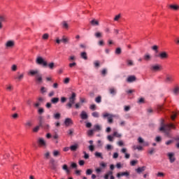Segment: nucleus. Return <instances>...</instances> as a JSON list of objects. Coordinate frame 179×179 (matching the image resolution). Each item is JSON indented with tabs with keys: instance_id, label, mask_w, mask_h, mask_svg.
<instances>
[{
	"instance_id": "obj_12",
	"label": "nucleus",
	"mask_w": 179,
	"mask_h": 179,
	"mask_svg": "<svg viewBox=\"0 0 179 179\" xmlns=\"http://www.w3.org/2000/svg\"><path fill=\"white\" fill-rule=\"evenodd\" d=\"M168 157L171 163H174L176 162V157H174V153L173 152L168 153Z\"/></svg>"
},
{
	"instance_id": "obj_33",
	"label": "nucleus",
	"mask_w": 179,
	"mask_h": 179,
	"mask_svg": "<svg viewBox=\"0 0 179 179\" xmlns=\"http://www.w3.org/2000/svg\"><path fill=\"white\" fill-rule=\"evenodd\" d=\"M94 36L96 38H100L103 37V34L100 31H97L94 34Z\"/></svg>"
},
{
	"instance_id": "obj_15",
	"label": "nucleus",
	"mask_w": 179,
	"mask_h": 179,
	"mask_svg": "<svg viewBox=\"0 0 179 179\" xmlns=\"http://www.w3.org/2000/svg\"><path fill=\"white\" fill-rule=\"evenodd\" d=\"M50 164L52 170H55L57 169V165H55V160L54 159L50 160Z\"/></svg>"
},
{
	"instance_id": "obj_60",
	"label": "nucleus",
	"mask_w": 179,
	"mask_h": 179,
	"mask_svg": "<svg viewBox=\"0 0 179 179\" xmlns=\"http://www.w3.org/2000/svg\"><path fill=\"white\" fill-rule=\"evenodd\" d=\"M68 135H73V129H70L68 131Z\"/></svg>"
},
{
	"instance_id": "obj_8",
	"label": "nucleus",
	"mask_w": 179,
	"mask_h": 179,
	"mask_svg": "<svg viewBox=\"0 0 179 179\" xmlns=\"http://www.w3.org/2000/svg\"><path fill=\"white\" fill-rule=\"evenodd\" d=\"M162 69V66L160 64H155V65H151L150 66V70L153 72H157Z\"/></svg>"
},
{
	"instance_id": "obj_50",
	"label": "nucleus",
	"mask_w": 179,
	"mask_h": 179,
	"mask_svg": "<svg viewBox=\"0 0 179 179\" xmlns=\"http://www.w3.org/2000/svg\"><path fill=\"white\" fill-rule=\"evenodd\" d=\"M120 17H121V14H118L117 15H116V16L115 17L114 20H115V22H118V20H120Z\"/></svg>"
},
{
	"instance_id": "obj_30",
	"label": "nucleus",
	"mask_w": 179,
	"mask_h": 179,
	"mask_svg": "<svg viewBox=\"0 0 179 179\" xmlns=\"http://www.w3.org/2000/svg\"><path fill=\"white\" fill-rule=\"evenodd\" d=\"M173 94H175L176 96H178V94H179V87H176L173 90Z\"/></svg>"
},
{
	"instance_id": "obj_41",
	"label": "nucleus",
	"mask_w": 179,
	"mask_h": 179,
	"mask_svg": "<svg viewBox=\"0 0 179 179\" xmlns=\"http://www.w3.org/2000/svg\"><path fill=\"white\" fill-rule=\"evenodd\" d=\"M38 120H39V123L38 124L40 125V127H43V116H39L38 117Z\"/></svg>"
},
{
	"instance_id": "obj_42",
	"label": "nucleus",
	"mask_w": 179,
	"mask_h": 179,
	"mask_svg": "<svg viewBox=\"0 0 179 179\" xmlns=\"http://www.w3.org/2000/svg\"><path fill=\"white\" fill-rule=\"evenodd\" d=\"M151 57L150 56L149 54H147L144 56V59L145 61H150Z\"/></svg>"
},
{
	"instance_id": "obj_3",
	"label": "nucleus",
	"mask_w": 179,
	"mask_h": 179,
	"mask_svg": "<svg viewBox=\"0 0 179 179\" xmlns=\"http://www.w3.org/2000/svg\"><path fill=\"white\" fill-rule=\"evenodd\" d=\"M36 64H38V65H43V66H47V65H48L47 62L41 57H38L36 58Z\"/></svg>"
},
{
	"instance_id": "obj_34",
	"label": "nucleus",
	"mask_w": 179,
	"mask_h": 179,
	"mask_svg": "<svg viewBox=\"0 0 179 179\" xmlns=\"http://www.w3.org/2000/svg\"><path fill=\"white\" fill-rule=\"evenodd\" d=\"M174 141H176V142H177V143L176 144L177 149H179V136L175 137Z\"/></svg>"
},
{
	"instance_id": "obj_64",
	"label": "nucleus",
	"mask_w": 179,
	"mask_h": 179,
	"mask_svg": "<svg viewBox=\"0 0 179 179\" xmlns=\"http://www.w3.org/2000/svg\"><path fill=\"white\" fill-rule=\"evenodd\" d=\"M48 66H49L50 69H54V62L49 64Z\"/></svg>"
},
{
	"instance_id": "obj_13",
	"label": "nucleus",
	"mask_w": 179,
	"mask_h": 179,
	"mask_svg": "<svg viewBox=\"0 0 179 179\" xmlns=\"http://www.w3.org/2000/svg\"><path fill=\"white\" fill-rule=\"evenodd\" d=\"M39 74L40 72L38 71V70H30L28 73V75H31V76H34V75L37 76Z\"/></svg>"
},
{
	"instance_id": "obj_22",
	"label": "nucleus",
	"mask_w": 179,
	"mask_h": 179,
	"mask_svg": "<svg viewBox=\"0 0 179 179\" xmlns=\"http://www.w3.org/2000/svg\"><path fill=\"white\" fill-rule=\"evenodd\" d=\"M41 128H43L45 131H49L50 127V124H48L47 123H44L42 124V126H41Z\"/></svg>"
},
{
	"instance_id": "obj_16",
	"label": "nucleus",
	"mask_w": 179,
	"mask_h": 179,
	"mask_svg": "<svg viewBox=\"0 0 179 179\" xmlns=\"http://www.w3.org/2000/svg\"><path fill=\"white\" fill-rule=\"evenodd\" d=\"M136 80V77H135V76H130L127 79V82H128V83H132V82H135Z\"/></svg>"
},
{
	"instance_id": "obj_17",
	"label": "nucleus",
	"mask_w": 179,
	"mask_h": 179,
	"mask_svg": "<svg viewBox=\"0 0 179 179\" xmlns=\"http://www.w3.org/2000/svg\"><path fill=\"white\" fill-rule=\"evenodd\" d=\"M80 118L83 120H87V118H89V115H87V113L85 110H83L80 113Z\"/></svg>"
},
{
	"instance_id": "obj_32",
	"label": "nucleus",
	"mask_w": 179,
	"mask_h": 179,
	"mask_svg": "<svg viewBox=\"0 0 179 179\" xmlns=\"http://www.w3.org/2000/svg\"><path fill=\"white\" fill-rule=\"evenodd\" d=\"M87 134L88 136H93V135L94 134V130L93 129L88 130Z\"/></svg>"
},
{
	"instance_id": "obj_4",
	"label": "nucleus",
	"mask_w": 179,
	"mask_h": 179,
	"mask_svg": "<svg viewBox=\"0 0 179 179\" xmlns=\"http://www.w3.org/2000/svg\"><path fill=\"white\" fill-rule=\"evenodd\" d=\"M15 41L13 40H9V41H7L5 43V47L6 48H13V47H15Z\"/></svg>"
},
{
	"instance_id": "obj_62",
	"label": "nucleus",
	"mask_w": 179,
	"mask_h": 179,
	"mask_svg": "<svg viewBox=\"0 0 179 179\" xmlns=\"http://www.w3.org/2000/svg\"><path fill=\"white\" fill-rule=\"evenodd\" d=\"M32 124H31V122L30 121H27L26 123H25V127H31Z\"/></svg>"
},
{
	"instance_id": "obj_23",
	"label": "nucleus",
	"mask_w": 179,
	"mask_h": 179,
	"mask_svg": "<svg viewBox=\"0 0 179 179\" xmlns=\"http://www.w3.org/2000/svg\"><path fill=\"white\" fill-rule=\"evenodd\" d=\"M169 8L171 9H173V10H178L179 6L178 5H176V4H171V5H169Z\"/></svg>"
},
{
	"instance_id": "obj_20",
	"label": "nucleus",
	"mask_w": 179,
	"mask_h": 179,
	"mask_svg": "<svg viewBox=\"0 0 179 179\" xmlns=\"http://www.w3.org/2000/svg\"><path fill=\"white\" fill-rule=\"evenodd\" d=\"M36 80H37L38 83H41V82H43V76L41 75V73L36 76Z\"/></svg>"
},
{
	"instance_id": "obj_2",
	"label": "nucleus",
	"mask_w": 179,
	"mask_h": 179,
	"mask_svg": "<svg viewBox=\"0 0 179 179\" xmlns=\"http://www.w3.org/2000/svg\"><path fill=\"white\" fill-rule=\"evenodd\" d=\"M103 118H107L108 117V124H113V122H114V120H113V118H114L113 115H111L108 113H103Z\"/></svg>"
},
{
	"instance_id": "obj_63",
	"label": "nucleus",
	"mask_w": 179,
	"mask_h": 179,
	"mask_svg": "<svg viewBox=\"0 0 179 179\" xmlns=\"http://www.w3.org/2000/svg\"><path fill=\"white\" fill-rule=\"evenodd\" d=\"M148 153L150 155H153V153H155V148H151L150 150H148Z\"/></svg>"
},
{
	"instance_id": "obj_61",
	"label": "nucleus",
	"mask_w": 179,
	"mask_h": 179,
	"mask_svg": "<svg viewBox=\"0 0 179 179\" xmlns=\"http://www.w3.org/2000/svg\"><path fill=\"white\" fill-rule=\"evenodd\" d=\"M99 45H100L101 47H103V45H104V41L101 40L98 42Z\"/></svg>"
},
{
	"instance_id": "obj_48",
	"label": "nucleus",
	"mask_w": 179,
	"mask_h": 179,
	"mask_svg": "<svg viewBox=\"0 0 179 179\" xmlns=\"http://www.w3.org/2000/svg\"><path fill=\"white\" fill-rule=\"evenodd\" d=\"M11 69L13 72L17 71V66H16V64H13L12 66H11Z\"/></svg>"
},
{
	"instance_id": "obj_5",
	"label": "nucleus",
	"mask_w": 179,
	"mask_h": 179,
	"mask_svg": "<svg viewBox=\"0 0 179 179\" xmlns=\"http://www.w3.org/2000/svg\"><path fill=\"white\" fill-rule=\"evenodd\" d=\"M155 57L160 58V59H167L169 58V54L166 52H161L159 55H155Z\"/></svg>"
},
{
	"instance_id": "obj_11",
	"label": "nucleus",
	"mask_w": 179,
	"mask_h": 179,
	"mask_svg": "<svg viewBox=\"0 0 179 179\" xmlns=\"http://www.w3.org/2000/svg\"><path fill=\"white\" fill-rule=\"evenodd\" d=\"M64 124L66 127H69L70 125H73V121H72V119L67 117L65 119Z\"/></svg>"
},
{
	"instance_id": "obj_29",
	"label": "nucleus",
	"mask_w": 179,
	"mask_h": 179,
	"mask_svg": "<svg viewBox=\"0 0 179 179\" xmlns=\"http://www.w3.org/2000/svg\"><path fill=\"white\" fill-rule=\"evenodd\" d=\"M90 23L92 26H99L100 24L99 23V21L96 20H92L90 21Z\"/></svg>"
},
{
	"instance_id": "obj_57",
	"label": "nucleus",
	"mask_w": 179,
	"mask_h": 179,
	"mask_svg": "<svg viewBox=\"0 0 179 179\" xmlns=\"http://www.w3.org/2000/svg\"><path fill=\"white\" fill-rule=\"evenodd\" d=\"M92 173H93V171H92V169H87L86 171V175L90 176Z\"/></svg>"
},
{
	"instance_id": "obj_43",
	"label": "nucleus",
	"mask_w": 179,
	"mask_h": 179,
	"mask_svg": "<svg viewBox=\"0 0 179 179\" xmlns=\"http://www.w3.org/2000/svg\"><path fill=\"white\" fill-rule=\"evenodd\" d=\"M92 117H94V118H99V115L98 112H93V113H92Z\"/></svg>"
},
{
	"instance_id": "obj_27",
	"label": "nucleus",
	"mask_w": 179,
	"mask_h": 179,
	"mask_svg": "<svg viewBox=\"0 0 179 179\" xmlns=\"http://www.w3.org/2000/svg\"><path fill=\"white\" fill-rule=\"evenodd\" d=\"M92 129L94 130V132H95V131H101V126L99 124H95Z\"/></svg>"
},
{
	"instance_id": "obj_55",
	"label": "nucleus",
	"mask_w": 179,
	"mask_h": 179,
	"mask_svg": "<svg viewBox=\"0 0 179 179\" xmlns=\"http://www.w3.org/2000/svg\"><path fill=\"white\" fill-rule=\"evenodd\" d=\"M62 26L64 29H68L69 27L68 23H66L65 21L62 22Z\"/></svg>"
},
{
	"instance_id": "obj_52",
	"label": "nucleus",
	"mask_w": 179,
	"mask_h": 179,
	"mask_svg": "<svg viewBox=\"0 0 179 179\" xmlns=\"http://www.w3.org/2000/svg\"><path fill=\"white\" fill-rule=\"evenodd\" d=\"M176 117H177V113H173L171 116V118L173 121H174L176 120Z\"/></svg>"
},
{
	"instance_id": "obj_59",
	"label": "nucleus",
	"mask_w": 179,
	"mask_h": 179,
	"mask_svg": "<svg viewBox=\"0 0 179 179\" xmlns=\"http://www.w3.org/2000/svg\"><path fill=\"white\" fill-rule=\"evenodd\" d=\"M90 110H92V111H94V110H96V107L95 104H92L90 106Z\"/></svg>"
},
{
	"instance_id": "obj_14",
	"label": "nucleus",
	"mask_w": 179,
	"mask_h": 179,
	"mask_svg": "<svg viewBox=\"0 0 179 179\" xmlns=\"http://www.w3.org/2000/svg\"><path fill=\"white\" fill-rule=\"evenodd\" d=\"M75 100H76V94L73 92L71 96L69 98V103L75 104Z\"/></svg>"
},
{
	"instance_id": "obj_10",
	"label": "nucleus",
	"mask_w": 179,
	"mask_h": 179,
	"mask_svg": "<svg viewBox=\"0 0 179 179\" xmlns=\"http://www.w3.org/2000/svg\"><path fill=\"white\" fill-rule=\"evenodd\" d=\"M110 177V179H115V178L114 177V176H113V171H108L105 176H103L104 179H108Z\"/></svg>"
},
{
	"instance_id": "obj_19",
	"label": "nucleus",
	"mask_w": 179,
	"mask_h": 179,
	"mask_svg": "<svg viewBox=\"0 0 179 179\" xmlns=\"http://www.w3.org/2000/svg\"><path fill=\"white\" fill-rule=\"evenodd\" d=\"M38 143L40 145V146H47V143L45 140H43V138H39L38 140Z\"/></svg>"
},
{
	"instance_id": "obj_56",
	"label": "nucleus",
	"mask_w": 179,
	"mask_h": 179,
	"mask_svg": "<svg viewBox=\"0 0 179 179\" xmlns=\"http://www.w3.org/2000/svg\"><path fill=\"white\" fill-rule=\"evenodd\" d=\"M88 148H89V150H90V152L94 151V145H90Z\"/></svg>"
},
{
	"instance_id": "obj_26",
	"label": "nucleus",
	"mask_w": 179,
	"mask_h": 179,
	"mask_svg": "<svg viewBox=\"0 0 179 179\" xmlns=\"http://www.w3.org/2000/svg\"><path fill=\"white\" fill-rule=\"evenodd\" d=\"M52 104H57L59 101V98L54 97L51 99Z\"/></svg>"
},
{
	"instance_id": "obj_31",
	"label": "nucleus",
	"mask_w": 179,
	"mask_h": 179,
	"mask_svg": "<svg viewBox=\"0 0 179 179\" xmlns=\"http://www.w3.org/2000/svg\"><path fill=\"white\" fill-rule=\"evenodd\" d=\"M80 57L83 59H87V53H86V52H83L80 54Z\"/></svg>"
},
{
	"instance_id": "obj_6",
	"label": "nucleus",
	"mask_w": 179,
	"mask_h": 179,
	"mask_svg": "<svg viewBox=\"0 0 179 179\" xmlns=\"http://www.w3.org/2000/svg\"><path fill=\"white\" fill-rule=\"evenodd\" d=\"M23 78H24V73H20V72H17V76H14V79L17 80V82H21V80H23Z\"/></svg>"
},
{
	"instance_id": "obj_40",
	"label": "nucleus",
	"mask_w": 179,
	"mask_h": 179,
	"mask_svg": "<svg viewBox=\"0 0 179 179\" xmlns=\"http://www.w3.org/2000/svg\"><path fill=\"white\" fill-rule=\"evenodd\" d=\"M148 115H150V114H153V109L152 108H147Z\"/></svg>"
},
{
	"instance_id": "obj_36",
	"label": "nucleus",
	"mask_w": 179,
	"mask_h": 179,
	"mask_svg": "<svg viewBox=\"0 0 179 179\" xmlns=\"http://www.w3.org/2000/svg\"><path fill=\"white\" fill-rule=\"evenodd\" d=\"M121 52H122V50H121V48H116L115 52L116 55H120V54H121Z\"/></svg>"
},
{
	"instance_id": "obj_25",
	"label": "nucleus",
	"mask_w": 179,
	"mask_h": 179,
	"mask_svg": "<svg viewBox=\"0 0 179 179\" xmlns=\"http://www.w3.org/2000/svg\"><path fill=\"white\" fill-rule=\"evenodd\" d=\"M109 93L113 96H115L117 94V90L114 87L110 88Z\"/></svg>"
},
{
	"instance_id": "obj_9",
	"label": "nucleus",
	"mask_w": 179,
	"mask_h": 179,
	"mask_svg": "<svg viewBox=\"0 0 179 179\" xmlns=\"http://www.w3.org/2000/svg\"><path fill=\"white\" fill-rule=\"evenodd\" d=\"M116 177L117 178H121V177H129V172L125 171V172H120L117 173Z\"/></svg>"
},
{
	"instance_id": "obj_44",
	"label": "nucleus",
	"mask_w": 179,
	"mask_h": 179,
	"mask_svg": "<svg viewBox=\"0 0 179 179\" xmlns=\"http://www.w3.org/2000/svg\"><path fill=\"white\" fill-rule=\"evenodd\" d=\"M152 50H153V51H155L156 52H159V50H159V46L155 45L152 47Z\"/></svg>"
},
{
	"instance_id": "obj_46",
	"label": "nucleus",
	"mask_w": 179,
	"mask_h": 179,
	"mask_svg": "<svg viewBox=\"0 0 179 179\" xmlns=\"http://www.w3.org/2000/svg\"><path fill=\"white\" fill-rule=\"evenodd\" d=\"M41 93L42 94L47 93V88H45V87H42L41 88Z\"/></svg>"
},
{
	"instance_id": "obj_58",
	"label": "nucleus",
	"mask_w": 179,
	"mask_h": 179,
	"mask_svg": "<svg viewBox=\"0 0 179 179\" xmlns=\"http://www.w3.org/2000/svg\"><path fill=\"white\" fill-rule=\"evenodd\" d=\"M101 74L103 76H106V75H107V69H103L101 71Z\"/></svg>"
},
{
	"instance_id": "obj_18",
	"label": "nucleus",
	"mask_w": 179,
	"mask_h": 179,
	"mask_svg": "<svg viewBox=\"0 0 179 179\" xmlns=\"http://www.w3.org/2000/svg\"><path fill=\"white\" fill-rule=\"evenodd\" d=\"M146 170V166L138 167L136 169V171L138 174L143 173Z\"/></svg>"
},
{
	"instance_id": "obj_39",
	"label": "nucleus",
	"mask_w": 179,
	"mask_h": 179,
	"mask_svg": "<svg viewBox=\"0 0 179 179\" xmlns=\"http://www.w3.org/2000/svg\"><path fill=\"white\" fill-rule=\"evenodd\" d=\"M94 66L95 68H99L100 66V62L99 60L94 62Z\"/></svg>"
},
{
	"instance_id": "obj_51",
	"label": "nucleus",
	"mask_w": 179,
	"mask_h": 179,
	"mask_svg": "<svg viewBox=\"0 0 179 179\" xmlns=\"http://www.w3.org/2000/svg\"><path fill=\"white\" fill-rule=\"evenodd\" d=\"M138 143H145V141L143 140V138H142V137H138Z\"/></svg>"
},
{
	"instance_id": "obj_38",
	"label": "nucleus",
	"mask_w": 179,
	"mask_h": 179,
	"mask_svg": "<svg viewBox=\"0 0 179 179\" xmlns=\"http://www.w3.org/2000/svg\"><path fill=\"white\" fill-rule=\"evenodd\" d=\"M40 128H41V126H40V124H38V126L35 127L33 129V132H38V131L40 130Z\"/></svg>"
},
{
	"instance_id": "obj_24",
	"label": "nucleus",
	"mask_w": 179,
	"mask_h": 179,
	"mask_svg": "<svg viewBox=\"0 0 179 179\" xmlns=\"http://www.w3.org/2000/svg\"><path fill=\"white\" fill-rule=\"evenodd\" d=\"M62 169L64 170V171H66V174L71 173V171L69 170V169H68V165L66 164L63 165Z\"/></svg>"
},
{
	"instance_id": "obj_35",
	"label": "nucleus",
	"mask_w": 179,
	"mask_h": 179,
	"mask_svg": "<svg viewBox=\"0 0 179 179\" xmlns=\"http://www.w3.org/2000/svg\"><path fill=\"white\" fill-rule=\"evenodd\" d=\"M59 155H61V152H59V151H58V150L53 151V156L55 157H58V156H59Z\"/></svg>"
},
{
	"instance_id": "obj_21",
	"label": "nucleus",
	"mask_w": 179,
	"mask_h": 179,
	"mask_svg": "<svg viewBox=\"0 0 179 179\" xmlns=\"http://www.w3.org/2000/svg\"><path fill=\"white\" fill-rule=\"evenodd\" d=\"M61 41H62V43H64V44H68L69 43V38L68 37H66L65 36H62Z\"/></svg>"
},
{
	"instance_id": "obj_45",
	"label": "nucleus",
	"mask_w": 179,
	"mask_h": 179,
	"mask_svg": "<svg viewBox=\"0 0 179 179\" xmlns=\"http://www.w3.org/2000/svg\"><path fill=\"white\" fill-rule=\"evenodd\" d=\"M48 37H50V35L48 34H44L42 36V38L43 40H48Z\"/></svg>"
},
{
	"instance_id": "obj_47",
	"label": "nucleus",
	"mask_w": 179,
	"mask_h": 179,
	"mask_svg": "<svg viewBox=\"0 0 179 179\" xmlns=\"http://www.w3.org/2000/svg\"><path fill=\"white\" fill-rule=\"evenodd\" d=\"M0 22L2 23V22H6V17L5 16L0 15Z\"/></svg>"
},
{
	"instance_id": "obj_37",
	"label": "nucleus",
	"mask_w": 179,
	"mask_h": 179,
	"mask_svg": "<svg viewBox=\"0 0 179 179\" xmlns=\"http://www.w3.org/2000/svg\"><path fill=\"white\" fill-rule=\"evenodd\" d=\"M55 120H59L61 118V114L60 113H55L53 115Z\"/></svg>"
},
{
	"instance_id": "obj_28",
	"label": "nucleus",
	"mask_w": 179,
	"mask_h": 179,
	"mask_svg": "<svg viewBox=\"0 0 179 179\" xmlns=\"http://www.w3.org/2000/svg\"><path fill=\"white\" fill-rule=\"evenodd\" d=\"M71 152H76L78 150V144L73 145L70 147Z\"/></svg>"
},
{
	"instance_id": "obj_7",
	"label": "nucleus",
	"mask_w": 179,
	"mask_h": 179,
	"mask_svg": "<svg viewBox=\"0 0 179 179\" xmlns=\"http://www.w3.org/2000/svg\"><path fill=\"white\" fill-rule=\"evenodd\" d=\"M174 82V76L167 74L165 78V83H173Z\"/></svg>"
},
{
	"instance_id": "obj_49",
	"label": "nucleus",
	"mask_w": 179,
	"mask_h": 179,
	"mask_svg": "<svg viewBox=\"0 0 179 179\" xmlns=\"http://www.w3.org/2000/svg\"><path fill=\"white\" fill-rule=\"evenodd\" d=\"M113 136H115L116 138H121V134H118L117 131H114Z\"/></svg>"
},
{
	"instance_id": "obj_1",
	"label": "nucleus",
	"mask_w": 179,
	"mask_h": 179,
	"mask_svg": "<svg viewBox=\"0 0 179 179\" xmlns=\"http://www.w3.org/2000/svg\"><path fill=\"white\" fill-rule=\"evenodd\" d=\"M172 129H176V126L173 124H164V120H162L161 127L159 131L164 133L168 137H170V131Z\"/></svg>"
},
{
	"instance_id": "obj_53",
	"label": "nucleus",
	"mask_w": 179,
	"mask_h": 179,
	"mask_svg": "<svg viewBox=\"0 0 179 179\" xmlns=\"http://www.w3.org/2000/svg\"><path fill=\"white\" fill-rule=\"evenodd\" d=\"M96 103H101V96H98L95 99Z\"/></svg>"
},
{
	"instance_id": "obj_54",
	"label": "nucleus",
	"mask_w": 179,
	"mask_h": 179,
	"mask_svg": "<svg viewBox=\"0 0 179 179\" xmlns=\"http://www.w3.org/2000/svg\"><path fill=\"white\" fill-rule=\"evenodd\" d=\"M136 163H138L137 160H132V161L130 162L131 166H136Z\"/></svg>"
}]
</instances>
